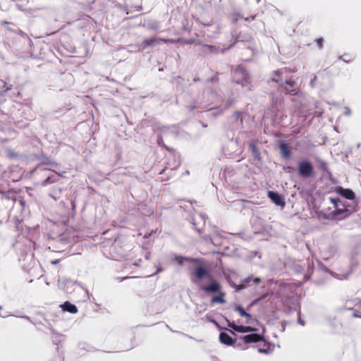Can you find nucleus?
Here are the masks:
<instances>
[{
    "mask_svg": "<svg viewBox=\"0 0 361 361\" xmlns=\"http://www.w3.org/2000/svg\"><path fill=\"white\" fill-rule=\"evenodd\" d=\"M235 310L236 312H238L241 317H245L247 319V323H249V320L251 319V318H252V316L250 314L246 312L245 311V310L240 305H237L235 307Z\"/></svg>",
    "mask_w": 361,
    "mask_h": 361,
    "instance_id": "4468645a",
    "label": "nucleus"
},
{
    "mask_svg": "<svg viewBox=\"0 0 361 361\" xmlns=\"http://www.w3.org/2000/svg\"><path fill=\"white\" fill-rule=\"evenodd\" d=\"M219 340L221 343L227 345H232L235 343V340H233L227 333L221 332L219 335Z\"/></svg>",
    "mask_w": 361,
    "mask_h": 361,
    "instance_id": "9b49d317",
    "label": "nucleus"
},
{
    "mask_svg": "<svg viewBox=\"0 0 361 361\" xmlns=\"http://www.w3.org/2000/svg\"><path fill=\"white\" fill-rule=\"evenodd\" d=\"M190 279L201 290L207 293H216L211 299L212 304L226 302V293L222 290L221 285L211 275L206 267L202 265L195 267L190 274Z\"/></svg>",
    "mask_w": 361,
    "mask_h": 361,
    "instance_id": "f257e3e1",
    "label": "nucleus"
},
{
    "mask_svg": "<svg viewBox=\"0 0 361 361\" xmlns=\"http://www.w3.org/2000/svg\"><path fill=\"white\" fill-rule=\"evenodd\" d=\"M219 49L213 45H209V44H204L202 47V52L204 53H216L218 52Z\"/></svg>",
    "mask_w": 361,
    "mask_h": 361,
    "instance_id": "2eb2a0df",
    "label": "nucleus"
},
{
    "mask_svg": "<svg viewBox=\"0 0 361 361\" xmlns=\"http://www.w3.org/2000/svg\"><path fill=\"white\" fill-rule=\"evenodd\" d=\"M179 41H180V39L176 40V39H165V38L159 37V43L160 42H164V43H171V44H173V43H176V42H178Z\"/></svg>",
    "mask_w": 361,
    "mask_h": 361,
    "instance_id": "aec40b11",
    "label": "nucleus"
},
{
    "mask_svg": "<svg viewBox=\"0 0 361 361\" xmlns=\"http://www.w3.org/2000/svg\"><path fill=\"white\" fill-rule=\"evenodd\" d=\"M9 193H10V192H8V195H7V196H6V197L7 199H9V200H13V201H16V197H15L14 195H13V196H9Z\"/></svg>",
    "mask_w": 361,
    "mask_h": 361,
    "instance_id": "5701e85b",
    "label": "nucleus"
},
{
    "mask_svg": "<svg viewBox=\"0 0 361 361\" xmlns=\"http://www.w3.org/2000/svg\"><path fill=\"white\" fill-rule=\"evenodd\" d=\"M263 339V336L258 334H251L243 337V340L245 343H257Z\"/></svg>",
    "mask_w": 361,
    "mask_h": 361,
    "instance_id": "6e6552de",
    "label": "nucleus"
},
{
    "mask_svg": "<svg viewBox=\"0 0 361 361\" xmlns=\"http://www.w3.org/2000/svg\"><path fill=\"white\" fill-rule=\"evenodd\" d=\"M267 195L276 205L281 206L282 207L285 206L286 202L282 195L273 191H269Z\"/></svg>",
    "mask_w": 361,
    "mask_h": 361,
    "instance_id": "39448f33",
    "label": "nucleus"
},
{
    "mask_svg": "<svg viewBox=\"0 0 361 361\" xmlns=\"http://www.w3.org/2000/svg\"><path fill=\"white\" fill-rule=\"evenodd\" d=\"M319 169L323 171H326L327 164L323 160L319 161Z\"/></svg>",
    "mask_w": 361,
    "mask_h": 361,
    "instance_id": "4be33fe9",
    "label": "nucleus"
},
{
    "mask_svg": "<svg viewBox=\"0 0 361 361\" xmlns=\"http://www.w3.org/2000/svg\"><path fill=\"white\" fill-rule=\"evenodd\" d=\"M159 43V37H151L145 39L142 42V49H145L150 46L155 45Z\"/></svg>",
    "mask_w": 361,
    "mask_h": 361,
    "instance_id": "f8f14e48",
    "label": "nucleus"
},
{
    "mask_svg": "<svg viewBox=\"0 0 361 361\" xmlns=\"http://www.w3.org/2000/svg\"><path fill=\"white\" fill-rule=\"evenodd\" d=\"M235 77H238L239 80L246 81L249 78V74L245 68L242 66H238L234 71Z\"/></svg>",
    "mask_w": 361,
    "mask_h": 361,
    "instance_id": "423d86ee",
    "label": "nucleus"
},
{
    "mask_svg": "<svg viewBox=\"0 0 361 361\" xmlns=\"http://www.w3.org/2000/svg\"><path fill=\"white\" fill-rule=\"evenodd\" d=\"M298 171L303 178H308L314 174V167L308 160H302L298 163Z\"/></svg>",
    "mask_w": 361,
    "mask_h": 361,
    "instance_id": "7ed1b4c3",
    "label": "nucleus"
},
{
    "mask_svg": "<svg viewBox=\"0 0 361 361\" xmlns=\"http://www.w3.org/2000/svg\"><path fill=\"white\" fill-rule=\"evenodd\" d=\"M62 308L63 310L67 311L70 313H76L78 312V308L75 305L71 304L70 302L66 301L62 305Z\"/></svg>",
    "mask_w": 361,
    "mask_h": 361,
    "instance_id": "ddd939ff",
    "label": "nucleus"
},
{
    "mask_svg": "<svg viewBox=\"0 0 361 361\" xmlns=\"http://www.w3.org/2000/svg\"><path fill=\"white\" fill-rule=\"evenodd\" d=\"M1 25H8V24H9V22H8L6 20H3L1 22Z\"/></svg>",
    "mask_w": 361,
    "mask_h": 361,
    "instance_id": "b1692460",
    "label": "nucleus"
},
{
    "mask_svg": "<svg viewBox=\"0 0 361 361\" xmlns=\"http://www.w3.org/2000/svg\"><path fill=\"white\" fill-rule=\"evenodd\" d=\"M72 207H73V208H75V202H72Z\"/></svg>",
    "mask_w": 361,
    "mask_h": 361,
    "instance_id": "a878e982",
    "label": "nucleus"
},
{
    "mask_svg": "<svg viewBox=\"0 0 361 361\" xmlns=\"http://www.w3.org/2000/svg\"><path fill=\"white\" fill-rule=\"evenodd\" d=\"M55 181L56 180L53 178L52 176H47L46 179L42 183V185L43 186H46L47 185L54 183Z\"/></svg>",
    "mask_w": 361,
    "mask_h": 361,
    "instance_id": "6ab92c4d",
    "label": "nucleus"
},
{
    "mask_svg": "<svg viewBox=\"0 0 361 361\" xmlns=\"http://www.w3.org/2000/svg\"><path fill=\"white\" fill-rule=\"evenodd\" d=\"M336 192L341 196L345 197L347 200H352L355 198V195L354 192L350 189L339 188L337 189Z\"/></svg>",
    "mask_w": 361,
    "mask_h": 361,
    "instance_id": "0eeeda50",
    "label": "nucleus"
},
{
    "mask_svg": "<svg viewBox=\"0 0 361 361\" xmlns=\"http://www.w3.org/2000/svg\"><path fill=\"white\" fill-rule=\"evenodd\" d=\"M228 326L231 327L233 330L240 333H247L255 331V329L250 326H242V325H236L233 323L229 324Z\"/></svg>",
    "mask_w": 361,
    "mask_h": 361,
    "instance_id": "9d476101",
    "label": "nucleus"
},
{
    "mask_svg": "<svg viewBox=\"0 0 361 361\" xmlns=\"http://www.w3.org/2000/svg\"><path fill=\"white\" fill-rule=\"evenodd\" d=\"M176 260L178 262V263L180 265H182L184 261H187V262H195V259L184 257H181V256L176 257Z\"/></svg>",
    "mask_w": 361,
    "mask_h": 361,
    "instance_id": "f3484780",
    "label": "nucleus"
},
{
    "mask_svg": "<svg viewBox=\"0 0 361 361\" xmlns=\"http://www.w3.org/2000/svg\"><path fill=\"white\" fill-rule=\"evenodd\" d=\"M250 282H253L254 283L258 284L261 282V279L259 277H255V278L247 277V278L245 279V280H244V283L246 284H248Z\"/></svg>",
    "mask_w": 361,
    "mask_h": 361,
    "instance_id": "dca6fc26",
    "label": "nucleus"
},
{
    "mask_svg": "<svg viewBox=\"0 0 361 361\" xmlns=\"http://www.w3.org/2000/svg\"><path fill=\"white\" fill-rule=\"evenodd\" d=\"M244 288V285H241L239 286L238 289H241V288Z\"/></svg>",
    "mask_w": 361,
    "mask_h": 361,
    "instance_id": "393cba45",
    "label": "nucleus"
},
{
    "mask_svg": "<svg viewBox=\"0 0 361 361\" xmlns=\"http://www.w3.org/2000/svg\"><path fill=\"white\" fill-rule=\"evenodd\" d=\"M339 59L343 61L345 63H350L353 60V58L352 55L349 54H344L343 55L339 56Z\"/></svg>",
    "mask_w": 361,
    "mask_h": 361,
    "instance_id": "a211bd4d",
    "label": "nucleus"
},
{
    "mask_svg": "<svg viewBox=\"0 0 361 361\" xmlns=\"http://www.w3.org/2000/svg\"><path fill=\"white\" fill-rule=\"evenodd\" d=\"M279 149L281 154V156L286 159H288L290 157L291 151L286 142L283 141L281 142L279 144Z\"/></svg>",
    "mask_w": 361,
    "mask_h": 361,
    "instance_id": "1a4fd4ad",
    "label": "nucleus"
},
{
    "mask_svg": "<svg viewBox=\"0 0 361 361\" xmlns=\"http://www.w3.org/2000/svg\"><path fill=\"white\" fill-rule=\"evenodd\" d=\"M331 202L336 207L334 211L335 215L343 214L349 211V209L342 204V201L339 198H331Z\"/></svg>",
    "mask_w": 361,
    "mask_h": 361,
    "instance_id": "20e7f679",
    "label": "nucleus"
},
{
    "mask_svg": "<svg viewBox=\"0 0 361 361\" xmlns=\"http://www.w3.org/2000/svg\"><path fill=\"white\" fill-rule=\"evenodd\" d=\"M287 72L286 68H281L274 72L272 80L279 84L286 94L297 95L300 92V86L293 80L286 79L283 80L282 76Z\"/></svg>",
    "mask_w": 361,
    "mask_h": 361,
    "instance_id": "f03ea898",
    "label": "nucleus"
},
{
    "mask_svg": "<svg viewBox=\"0 0 361 361\" xmlns=\"http://www.w3.org/2000/svg\"><path fill=\"white\" fill-rule=\"evenodd\" d=\"M314 41L319 49H322L323 47L324 40L322 37L317 38Z\"/></svg>",
    "mask_w": 361,
    "mask_h": 361,
    "instance_id": "412c9836",
    "label": "nucleus"
},
{
    "mask_svg": "<svg viewBox=\"0 0 361 361\" xmlns=\"http://www.w3.org/2000/svg\"><path fill=\"white\" fill-rule=\"evenodd\" d=\"M7 30H8V31H13V30L11 29V27H7Z\"/></svg>",
    "mask_w": 361,
    "mask_h": 361,
    "instance_id": "bb28decb",
    "label": "nucleus"
}]
</instances>
